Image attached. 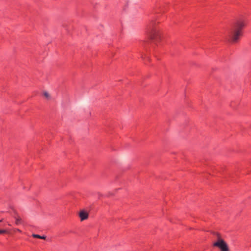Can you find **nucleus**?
Wrapping results in <instances>:
<instances>
[{
    "instance_id": "obj_1",
    "label": "nucleus",
    "mask_w": 251,
    "mask_h": 251,
    "mask_svg": "<svg viewBox=\"0 0 251 251\" xmlns=\"http://www.w3.org/2000/svg\"><path fill=\"white\" fill-rule=\"evenodd\" d=\"M246 25L247 21L244 17L237 19L231 24L228 31V36L232 42L236 43L239 40Z\"/></svg>"
},
{
    "instance_id": "obj_2",
    "label": "nucleus",
    "mask_w": 251,
    "mask_h": 251,
    "mask_svg": "<svg viewBox=\"0 0 251 251\" xmlns=\"http://www.w3.org/2000/svg\"><path fill=\"white\" fill-rule=\"evenodd\" d=\"M155 22L152 21L148 25L149 34L151 39L155 42L161 39V34L159 31L155 27Z\"/></svg>"
},
{
    "instance_id": "obj_3",
    "label": "nucleus",
    "mask_w": 251,
    "mask_h": 251,
    "mask_svg": "<svg viewBox=\"0 0 251 251\" xmlns=\"http://www.w3.org/2000/svg\"><path fill=\"white\" fill-rule=\"evenodd\" d=\"M223 175L221 171L218 170L216 169L211 168L208 172L203 174L201 177L203 180H208L210 177H221Z\"/></svg>"
},
{
    "instance_id": "obj_4",
    "label": "nucleus",
    "mask_w": 251,
    "mask_h": 251,
    "mask_svg": "<svg viewBox=\"0 0 251 251\" xmlns=\"http://www.w3.org/2000/svg\"><path fill=\"white\" fill-rule=\"evenodd\" d=\"M217 241L213 244V246L219 248L221 251H229V248L226 242L221 238L220 235L216 234Z\"/></svg>"
},
{
    "instance_id": "obj_5",
    "label": "nucleus",
    "mask_w": 251,
    "mask_h": 251,
    "mask_svg": "<svg viewBox=\"0 0 251 251\" xmlns=\"http://www.w3.org/2000/svg\"><path fill=\"white\" fill-rule=\"evenodd\" d=\"M81 221L86 220L88 218V213L84 210H81L79 213Z\"/></svg>"
},
{
    "instance_id": "obj_6",
    "label": "nucleus",
    "mask_w": 251,
    "mask_h": 251,
    "mask_svg": "<svg viewBox=\"0 0 251 251\" xmlns=\"http://www.w3.org/2000/svg\"><path fill=\"white\" fill-rule=\"evenodd\" d=\"M14 218L15 219V224L17 225H18L22 223V220L19 216L17 215V216H15L14 217Z\"/></svg>"
},
{
    "instance_id": "obj_7",
    "label": "nucleus",
    "mask_w": 251,
    "mask_h": 251,
    "mask_svg": "<svg viewBox=\"0 0 251 251\" xmlns=\"http://www.w3.org/2000/svg\"><path fill=\"white\" fill-rule=\"evenodd\" d=\"M9 233L6 229H0V234Z\"/></svg>"
},
{
    "instance_id": "obj_8",
    "label": "nucleus",
    "mask_w": 251,
    "mask_h": 251,
    "mask_svg": "<svg viewBox=\"0 0 251 251\" xmlns=\"http://www.w3.org/2000/svg\"><path fill=\"white\" fill-rule=\"evenodd\" d=\"M44 96L47 98V99H49L50 98V95L49 94V93L47 92H45L44 93Z\"/></svg>"
},
{
    "instance_id": "obj_9",
    "label": "nucleus",
    "mask_w": 251,
    "mask_h": 251,
    "mask_svg": "<svg viewBox=\"0 0 251 251\" xmlns=\"http://www.w3.org/2000/svg\"><path fill=\"white\" fill-rule=\"evenodd\" d=\"M32 236L34 238H39V239H40V238H41V236L39 235H38V234H33Z\"/></svg>"
},
{
    "instance_id": "obj_10",
    "label": "nucleus",
    "mask_w": 251,
    "mask_h": 251,
    "mask_svg": "<svg viewBox=\"0 0 251 251\" xmlns=\"http://www.w3.org/2000/svg\"><path fill=\"white\" fill-rule=\"evenodd\" d=\"M46 236H41V238H40V239H44V240H45V239H46Z\"/></svg>"
},
{
    "instance_id": "obj_11",
    "label": "nucleus",
    "mask_w": 251,
    "mask_h": 251,
    "mask_svg": "<svg viewBox=\"0 0 251 251\" xmlns=\"http://www.w3.org/2000/svg\"><path fill=\"white\" fill-rule=\"evenodd\" d=\"M142 57L143 58V56H142ZM145 58L147 59V60H148V61H150V58H149V57H148V56H146V57H144V59H145Z\"/></svg>"
},
{
    "instance_id": "obj_12",
    "label": "nucleus",
    "mask_w": 251,
    "mask_h": 251,
    "mask_svg": "<svg viewBox=\"0 0 251 251\" xmlns=\"http://www.w3.org/2000/svg\"><path fill=\"white\" fill-rule=\"evenodd\" d=\"M15 230V231H19V232H21V230H20L19 229H18V228H17V229H15V230Z\"/></svg>"
},
{
    "instance_id": "obj_13",
    "label": "nucleus",
    "mask_w": 251,
    "mask_h": 251,
    "mask_svg": "<svg viewBox=\"0 0 251 251\" xmlns=\"http://www.w3.org/2000/svg\"><path fill=\"white\" fill-rule=\"evenodd\" d=\"M2 221V220H0V222H1Z\"/></svg>"
}]
</instances>
